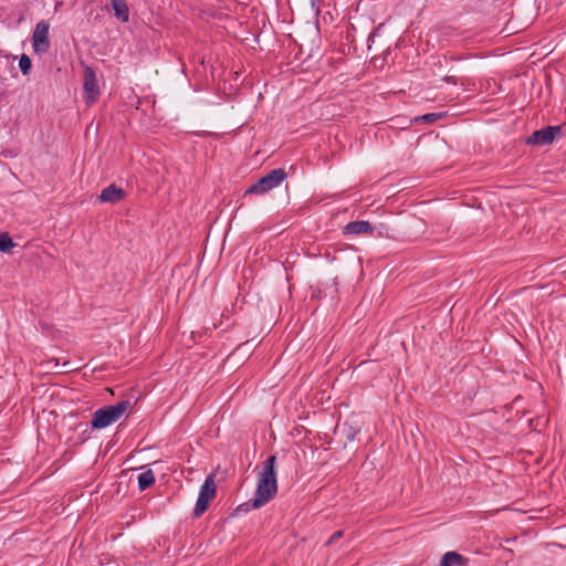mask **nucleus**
<instances>
[{
  "label": "nucleus",
  "instance_id": "20e7f679",
  "mask_svg": "<svg viewBox=\"0 0 566 566\" xmlns=\"http://www.w3.org/2000/svg\"><path fill=\"white\" fill-rule=\"evenodd\" d=\"M214 473H210L200 488L198 499L193 509V516H201L209 507L210 501L216 496L217 486L214 482Z\"/></svg>",
  "mask_w": 566,
  "mask_h": 566
},
{
  "label": "nucleus",
  "instance_id": "9b49d317",
  "mask_svg": "<svg viewBox=\"0 0 566 566\" xmlns=\"http://www.w3.org/2000/svg\"><path fill=\"white\" fill-rule=\"evenodd\" d=\"M112 7L119 21L127 22L129 20V9L124 0H112Z\"/></svg>",
  "mask_w": 566,
  "mask_h": 566
},
{
  "label": "nucleus",
  "instance_id": "f8f14e48",
  "mask_svg": "<svg viewBox=\"0 0 566 566\" xmlns=\"http://www.w3.org/2000/svg\"><path fill=\"white\" fill-rule=\"evenodd\" d=\"M155 483V474L148 469L138 475V489L145 491Z\"/></svg>",
  "mask_w": 566,
  "mask_h": 566
},
{
  "label": "nucleus",
  "instance_id": "7ed1b4c3",
  "mask_svg": "<svg viewBox=\"0 0 566 566\" xmlns=\"http://www.w3.org/2000/svg\"><path fill=\"white\" fill-rule=\"evenodd\" d=\"M287 177L284 168H275L270 170L265 176L261 177L256 182L251 185L244 192L248 195H264L270 190L279 187Z\"/></svg>",
  "mask_w": 566,
  "mask_h": 566
},
{
  "label": "nucleus",
  "instance_id": "f257e3e1",
  "mask_svg": "<svg viewBox=\"0 0 566 566\" xmlns=\"http://www.w3.org/2000/svg\"><path fill=\"white\" fill-rule=\"evenodd\" d=\"M276 457L270 455L263 462V470L260 473L255 495H254V507H261L271 501L277 492V480H276Z\"/></svg>",
  "mask_w": 566,
  "mask_h": 566
},
{
  "label": "nucleus",
  "instance_id": "6ab92c4d",
  "mask_svg": "<svg viewBox=\"0 0 566 566\" xmlns=\"http://www.w3.org/2000/svg\"><path fill=\"white\" fill-rule=\"evenodd\" d=\"M354 437H355V432H352V429L349 428V431H348V433H347V439H348V440H353V439H354Z\"/></svg>",
  "mask_w": 566,
  "mask_h": 566
},
{
  "label": "nucleus",
  "instance_id": "0eeeda50",
  "mask_svg": "<svg viewBox=\"0 0 566 566\" xmlns=\"http://www.w3.org/2000/svg\"><path fill=\"white\" fill-rule=\"evenodd\" d=\"M99 96L98 82L93 67L84 69V93L83 97L87 104H93Z\"/></svg>",
  "mask_w": 566,
  "mask_h": 566
},
{
  "label": "nucleus",
  "instance_id": "f03ea898",
  "mask_svg": "<svg viewBox=\"0 0 566 566\" xmlns=\"http://www.w3.org/2000/svg\"><path fill=\"white\" fill-rule=\"evenodd\" d=\"M132 408L129 400H122L115 405H107L97 409L91 420L92 430L104 429L119 420V418Z\"/></svg>",
  "mask_w": 566,
  "mask_h": 566
},
{
  "label": "nucleus",
  "instance_id": "a211bd4d",
  "mask_svg": "<svg viewBox=\"0 0 566 566\" xmlns=\"http://www.w3.org/2000/svg\"><path fill=\"white\" fill-rule=\"evenodd\" d=\"M443 80L449 84H457V78L454 76H446Z\"/></svg>",
  "mask_w": 566,
  "mask_h": 566
},
{
  "label": "nucleus",
  "instance_id": "1a4fd4ad",
  "mask_svg": "<svg viewBox=\"0 0 566 566\" xmlns=\"http://www.w3.org/2000/svg\"><path fill=\"white\" fill-rule=\"evenodd\" d=\"M374 227L368 221H352L343 228V234L345 235H361L373 234Z\"/></svg>",
  "mask_w": 566,
  "mask_h": 566
},
{
  "label": "nucleus",
  "instance_id": "ddd939ff",
  "mask_svg": "<svg viewBox=\"0 0 566 566\" xmlns=\"http://www.w3.org/2000/svg\"><path fill=\"white\" fill-rule=\"evenodd\" d=\"M15 245L8 232L0 233V252L8 253Z\"/></svg>",
  "mask_w": 566,
  "mask_h": 566
},
{
  "label": "nucleus",
  "instance_id": "aec40b11",
  "mask_svg": "<svg viewBox=\"0 0 566 566\" xmlns=\"http://www.w3.org/2000/svg\"><path fill=\"white\" fill-rule=\"evenodd\" d=\"M321 0H311L312 6L319 3Z\"/></svg>",
  "mask_w": 566,
  "mask_h": 566
},
{
  "label": "nucleus",
  "instance_id": "6e6552de",
  "mask_svg": "<svg viewBox=\"0 0 566 566\" xmlns=\"http://www.w3.org/2000/svg\"><path fill=\"white\" fill-rule=\"evenodd\" d=\"M126 197V192L123 188L117 187L116 185H109L106 188H104L99 196L98 200L101 202H111V203H117L122 201Z\"/></svg>",
  "mask_w": 566,
  "mask_h": 566
},
{
  "label": "nucleus",
  "instance_id": "9d476101",
  "mask_svg": "<svg viewBox=\"0 0 566 566\" xmlns=\"http://www.w3.org/2000/svg\"><path fill=\"white\" fill-rule=\"evenodd\" d=\"M468 564V558L463 557L461 554L457 552H447L441 560L439 566H465Z\"/></svg>",
  "mask_w": 566,
  "mask_h": 566
},
{
  "label": "nucleus",
  "instance_id": "39448f33",
  "mask_svg": "<svg viewBox=\"0 0 566 566\" xmlns=\"http://www.w3.org/2000/svg\"><path fill=\"white\" fill-rule=\"evenodd\" d=\"M562 130L563 127L559 125L546 126L533 132L532 135L526 138V144L533 146L551 145L562 136Z\"/></svg>",
  "mask_w": 566,
  "mask_h": 566
},
{
  "label": "nucleus",
  "instance_id": "4468645a",
  "mask_svg": "<svg viewBox=\"0 0 566 566\" xmlns=\"http://www.w3.org/2000/svg\"><path fill=\"white\" fill-rule=\"evenodd\" d=\"M19 67L23 75H29L32 69V61L27 54H22L19 60Z\"/></svg>",
  "mask_w": 566,
  "mask_h": 566
},
{
  "label": "nucleus",
  "instance_id": "dca6fc26",
  "mask_svg": "<svg viewBox=\"0 0 566 566\" xmlns=\"http://www.w3.org/2000/svg\"><path fill=\"white\" fill-rule=\"evenodd\" d=\"M254 497L245 503L240 504L233 512V515L245 514L254 507Z\"/></svg>",
  "mask_w": 566,
  "mask_h": 566
},
{
  "label": "nucleus",
  "instance_id": "423d86ee",
  "mask_svg": "<svg viewBox=\"0 0 566 566\" xmlns=\"http://www.w3.org/2000/svg\"><path fill=\"white\" fill-rule=\"evenodd\" d=\"M50 24L45 20L36 23L32 34V45L35 53H44L50 49Z\"/></svg>",
  "mask_w": 566,
  "mask_h": 566
},
{
  "label": "nucleus",
  "instance_id": "2eb2a0df",
  "mask_svg": "<svg viewBox=\"0 0 566 566\" xmlns=\"http://www.w3.org/2000/svg\"><path fill=\"white\" fill-rule=\"evenodd\" d=\"M442 116H443L442 113H428V114H424V115L420 116L416 120L417 122H422V123H426V124H432L436 120L442 118Z\"/></svg>",
  "mask_w": 566,
  "mask_h": 566
},
{
  "label": "nucleus",
  "instance_id": "f3484780",
  "mask_svg": "<svg viewBox=\"0 0 566 566\" xmlns=\"http://www.w3.org/2000/svg\"><path fill=\"white\" fill-rule=\"evenodd\" d=\"M344 535V532L343 531H336L332 534V536L329 537V539L327 541L326 545H331L333 544L334 542L338 541L339 538H342Z\"/></svg>",
  "mask_w": 566,
  "mask_h": 566
}]
</instances>
